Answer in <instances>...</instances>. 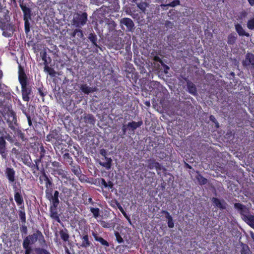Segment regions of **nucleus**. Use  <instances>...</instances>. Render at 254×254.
Listing matches in <instances>:
<instances>
[{
    "mask_svg": "<svg viewBox=\"0 0 254 254\" xmlns=\"http://www.w3.org/2000/svg\"><path fill=\"white\" fill-rule=\"evenodd\" d=\"M0 29L2 31V35L6 38L12 37L15 30L11 21L10 12L5 6L0 7Z\"/></svg>",
    "mask_w": 254,
    "mask_h": 254,
    "instance_id": "f257e3e1",
    "label": "nucleus"
},
{
    "mask_svg": "<svg viewBox=\"0 0 254 254\" xmlns=\"http://www.w3.org/2000/svg\"><path fill=\"white\" fill-rule=\"evenodd\" d=\"M38 241L42 247L46 246V240L42 233L37 230L35 233L26 236L23 240L22 246L24 250H32L31 245L34 244Z\"/></svg>",
    "mask_w": 254,
    "mask_h": 254,
    "instance_id": "f03ea898",
    "label": "nucleus"
},
{
    "mask_svg": "<svg viewBox=\"0 0 254 254\" xmlns=\"http://www.w3.org/2000/svg\"><path fill=\"white\" fill-rule=\"evenodd\" d=\"M88 20V14L86 12L78 11L74 14L72 25L76 28H81L85 25Z\"/></svg>",
    "mask_w": 254,
    "mask_h": 254,
    "instance_id": "7ed1b4c3",
    "label": "nucleus"
},
{
    "mask_svg": "<svg viewBox=\"0 0 254 254\" xmlns=\"http://www.w3.org/2000/svg\"><path fill=\"white\" fill-rule=\"evenodd\" d=\"M50 170L54 176L58 175L63 179H67L66 172L63 169L61 164L56 161H50Z\"/></svg>",
    "mask_w": 254,
    "mask_h": 254,
    "instance_id": "20e7f679",
    "label": "nucleus"
},
{
    "mask_svg": "<svg viewBox=\"0 0 254 254\" xmlns=\"http://www.w3.org/2000/svg\"><path fill=\"white\" fill-rule=\"evenodd\" d=\"M239 214L242 220L254 229V215L251 213L250 208L246 207Z\"/></svg>",
    "mask_w": 254,
    "mask_h": 254,
    "instance_id": "39448f33",
    "label": "nucleus"
},
{
    "mask_svg": "<svg viewBox=\"0 0 254 254\" xmlns=\"http://www.w3.org/2000/svg\"><path fill=\"white\" fill-rule=\"evenodd\" d=\"M244 68L250 70L252 73L254 72V55L251 53H247L245 59L242 62Z\"/></svg>",
    "mask_w": 254,
    "mask_h": 254,
    "instance_id": "423d86ee",
    "label": "nucleus"
},
{
    "mask_svg": "<svg viewBox=\"0 0 254 254\" xmlns=\"http://www.w3.org/2000/svg\"><path fill=\"white\" fill-rule=\"evenodd\" d=\"M12 188L14 191V197L16 204L19 206V207L24 206V200L21 193V190L17 189L16 183L12 185Z\"/></svg>",
    "mask_w": 254,
    "mask_h": 254,
    "instance_id": "0eeeda50",
    "label": "nucleus"
},
{
    "mask_svg": "<svg viewBox=\"0 0 254 254\" xmlns=\"http://www.w3.org/2000/svg\"><path fill=\"white\" fill-rule=\"evenodd\" d=\"M32 93L31 87L28 84L21 86L22 97L24 101L28 102L30 100V96Z\"/></svg>",
    "mask_w": 254,
    "mask_h": 254,
    "instance_id": "6e6552de",
    "label": "nucleus"
},
{
    "mask_svg": "<svg viewBox=\"0 0 254 254\" xmlns=\"http://www.w3.org/2000/svg\"><path fill=\"white\" fill-rule=\"evenodd\" d=\"M147 167L149 169H155L157 171L161 170L166 171L165 168L163 166L153 158L148 160Z\"/></svg>",
    "mask_w": 254,
    "mask_h": 254,
    "instance_id": "1a4fd4ad",
    "label": "nucleus"
},
{
    "mask_svg": "<svg viewBox=\"0 0 254 254\" xmlns=\"http://www.w3.org/2000/svg\"><path fill=\"white\" fill-rule=\"evenodd\" d=\"M5 139H8L7 135L0 137V154L3 159H6L7 157Z\"/></svg>",
    "mask_w": 254,
    "mask_h": 254,
    "instance_id": "9d476101",
    "label": "nucleus"
},
{
    "mask_svg": "<svg viewBox=\"0 0 254 254\" xmlns=\"http://www.w3.org/2000/svg\"><path fill=\"white\" fill-rule=\"evenodd\" d=\"M211 201L213 205L221 210L226 209L228 206V204L223 199H220L217 197H213Z\"/></svg>",
    "mask_w": 254,
    "mask_h": 254,
    "instance_id": "9b49d317",
    "label": "nucleus"
},
{
    "mask_svg": "<svg viewBox=\"0 0 254 254\" xmlns=\"http://www.w3.org/2000/svg\"><path fill=\"white\" fill-rule=\"evenodd\" d=\"M52 139H55L58 141L62 140V135L57 129H54L51 131L50 133L48 134L46 136V141H51Z\"/></svg>",
    "mask_w": 254,
    "mask_h": 254,
    "instance_id": "f8f14e48",
    "label": "nucleus"
},
{
    "mask_svg": "<svg viewBox=\"0 0 254 254\" xmlns=\"http://www.w3.org/2000/svg\"><path fill=\"white\" fill-rule=\"evenodd\" d=\"M5 174L10 183L12 185L15 183V172L12 168L7 167L5 171Z\"/></svg>",
    "mask_w": 254,
    "mask_h": 254,
    "instance_id": "ddd939ff",
    "label": "nucleus"
},
{
    "mask_svg": "<svg viewBox=\"0 0 254 254\" xmlns=\"http://www.w3.org/2000/svg\"><path fill=\"white\" fill-rule=\"evenodd\" d=\"M42 176H40L39 178L40 181L41 183H42V177H43L44 178V180L45 181V186L46 188V189L53 188V183L52 182V180L51 178H49L48 176L46 174L45 170L44 169H42Z\"/></svg>",
    "mask_w": 254,
    "mask_h": 254,
    "instance_id": "4468645a",
    "label": "nucleus"
},
{
    "mask_svg": "<svg viewBox=\"0 0 254 254\" xmlns=\"http://www.w3.org/2000/svg\"><path fill=\"white\" fill-rule=\"evenodd\" d=\"M121 24L125 25L127 28V30L129 32H132L134 29V24L133 21L129 18H123L120 20Z\"/></svg>",
    "mask_w": 254,
    "mask_h": 254,
    "instance_id": "2eb2a0df",
    "label": "nucleus"
},
{
    "mask_svg": "<svg viewBox=\"0 0 254 254\" xmlns=\"http://www.w3.org/2000/svg\"><path fill=\"white\" fill-rule=\"evenodd\" d=\"M19 5L24 14L23 18H31V10L29 6L23 1L20 2Z\"/></svg>",
    "mask_w": 254,
    "mask_h": 254,
    "instance_id": "dca6fc26",
    "label": "nucleus"
},
{
    "mask_svg": "<svg viewBox=\"0 0 254 254\" xmlns=\"http://www.w3.org/2000/svg\"><path fill=\"white\" fill-rule=\"evenodd\" d=\"M58 207H54V206H50V216L52 219L58 223H61L60 218V214L57 211Z\"/></svg>",
    "mask_w": 254,
    "mask_h": 254,
    "instance_id": "f3484780",
    "label": "nucleus"
},
{
    "mask_svg": "<svg viewBox=\"0 0 254 254\" xmlns=\"http://www.w3.org/2000/svg\"><path fill=\"white\" fill-rule=\"evenodd\" d=\"M92 235L93 236L95 240L96 241L99 242L101 245L106 247H109V243L103 238L100 237L97 232L92 231Z\"/></svg>",
    "mask_w": 254,
    "mask_h": 254,
    "instance_id": "a211bd4d",
    "label": "nucleus"
},
{
    "mask_svg": "<svg viewBox=\"0 0 254 254\" xmlns=\"http://www.w3.org/2000/svg\"><path fill=\"white\" fill-rule=\"evenodd\" d=\"M112 162V160L111 158L102 157L99 163L101 166L109 170L111 168Z\"/></svg>",
    "mask_w": 254,
    "mask_h": 254,
    "instance_id": "6ab92c4d",
    "label": "nucleus"
},
{
    "mask_svg": "<svg viewBox=\"0 0 254 254\" xmlns=\"http://www.w3.org/2000/svg\"><path fill=\"white\" fill-rule=\"evenodd\" d=\"M80 28H76L70 34V36L72 38H76L77 40L79 42L81 40L84 36L83 31Z\"/></svg>",
    "mask_w": 254,
    "mask_h": 254,
    "instance_id": "aec40b11",
    "label": "nucleus"
},
{
    "mask_svg": "<svg viewBox=\"0 0 254 254\" xmlns=\"http://www.w3.org/2000/svg\"><path fill=\"white\" fill-rule=\"evenodd\" d=\"M161 86L159 82L152 81L150 82L149 89L153 94L156 96Z\"/></svg>",
    "mask_w": 254,
    "mask_h": 254,
    "instance_id": "412c9836",
    "label": "nucleus"
},
{
    "mask_svg": "<svg viewBox=\"0 0 254 254\" xmlns=\"http://www.w3.org/2000/svg\"><path fill=\"white\" fill-rule=\"evenodd\" d=\"M80 89L85 94H88L90 93H93L97 91V88L95 87H90L87 84H82L80 85Z\"/></svg>",
    "mask_w": 254,
    "mask_h": 254,
    "instance_id": "4be33fe9",
    "label": "nucleus"
},
{
    "mask_svg": "<svg viewBox=\"0 0 254 254\" xmlns=\"http://www.w3.org/2000/svg\"><path fill=\"white\" fill-rule=\"evenodd\" d=\"M24 163L31 169L32 173L34 175L37 176H38L37 173H36V171H39L40 170V168L37 164H35V163L32 162L31 159L30 161H28V160L27 161H25Z\"/></svg>",
    "mask_w": 254,
    "mask_h": 254,
    "instance_id": "5701e85b",
    "label": "nucleus"
},
{
    "mask_svg": "<svg viewBox=\"0 0 254 254\" xmlns=\"http://www.w3.org/2000/svg\"><path fill=\"white\" fill-rule=\"evenodd\" d=\"M59 192L58 190H55L54 192L53 196L50 199V201L51 203V206H54V207H58L60 203L59 199Z\"/></svg>",
    "mask_w": 254,
    "mask_h": 254,
    "instance_id": "b1692460",
    "label": "nucleus"
},
{
    "mask_svg": "<svg viewBox=\"0 0 254 254\" xmlns=\"http://www.w3.org/2000/svg\"><path fill=\"white\" fill-rule=\"evenodd\" d=\"M161 213L164 214L165 218L168 220L167 224L168 227L170 228H173L174 227V221L169 212L167 210H162Z\"/></svg>",
    "mask_w": 254,
    "mask_h": 254,
    "instance_id": "393cba45",
    "label": "nucleus"
},
{
    "mask_svg": "<svg viewBox=\"0 0 254 254\" xmlns=\"http://www.w3.org/2000/svg\"><path fill=\"white\" fill-rule=\"evenodd\" d=\"M235 30L238 33V35L240 36H246L249 37L250 34L249 33L246 32L245 30L243 29L242 25L239 23H237L235 25Z\"/></svg>",
    "mask_w": 254,
    "mask_h": 254,
    "instance_id": "a878e982",
    "label": "nucleus"
},
{
    "mask_svg": "<svg viewBox=\"0 0 254 254\" xmlns=\"http://www.w3.org/2000/svg\"><path fill=\"white\" fill-rule=\"evenodd\" d=\"M187 88L188 92L194 95L195 96L197 95V90L195 85L193 84L191 81L188 80L187 82Z\"/></svg>",
    "mask_w": 254,
    "mask_h": 254,
    "instance_id": "bb28decb",
    "label": "nucleus"
},
{
    "mask_svg": "<svg viewBox=\"0 0 254 254\" xmlns=\"http://www.w3.org/2000/svg\"><path fill=\"white\" fill-rule=\"evenodd\" d=\"M18 215L22 224L26 223V214L25 212L24 206H20L18 209Z\"/></svg>",
    "mask_w": 254,
    "mask_h": 254,
    "instance_id": "cd10ccee",
    "label": "nucleus"
},
{
    "mask_svg": "<svg viewBox=\"0 0 254 254\" xmlns=\"http://www.w3.org/2000/svg\"><path fill=\"white\" fill-rule=\"evenodd\" d=\"M237 35L236 33L232 32L228 35L227 37V43L229 45H233L237 39Z\"/></svg>",
    "mask_w": 254,
    "mask_h": 254,
    "instance_id": "c85d7f7f",
    "label": "nucleus"
},
{
    "mask_svg": "<svg viewBox=\"0 0 254 254\" xmlns=\"http://www.w3.org/2000/svg\"><path fill=\"white\" fill-rule=\"evenodd\" d=\"M91 245V242L89 240V236L87 234H85L82 237V243L80 246L82 248H87L89 247Z\"/></svg>",
    "mask_w": 254,
    "mask_h": 254,
    "instance_id": "c756f323",
    "label": "nucleus"
},
{
    "mask_svg": "<svg viewBox=\"0 0 254 254\" xmlns=\"http://www.w3.org/2000/svg\"><path fill=\"white\" fill-rule=\"evenodd\" d=\"M142 124L143 123L142 121H138L137 122L132 121L131 122L128 123L127 125V126L129 128V129H131L132 131H133L137 127H140Z\"/></svg>",
    "mask_w": 254,
    "mask_h": 254,
    "instance_id": "7c9ffc66",
    "label": "nucleus"
},
{
    "mask_svg": "<svg viewBox=\"0 0 254 254\" xmlns=\"http://www.w3.org/2000/svg\"><path fill=\"white\" fill-rule=\"evenodd\" d=\"M72 172L77 177H79L81 174V171L80 166L78 165H74L73 164L70 165Z\"/></svg>",
    "mask_w": 254,
    "mask_h": 254,
    "instance_id": "2f4dec72",
    "label": "nucleus"
},
{
    "mask_svg": "<svg viewBox=\"0 0 254 254\" xmlns=\"http://www.w3.org/2000/svg\"><path fill=\"white\" fill-rule=\"evenodd\" d=\"M61 239L64 241L66 242L68 240L69 236L66 229L61 230L59 232Z\"/></svg>",
    "mask_w": 254,
    "mask_h": 254,
    "instance_id": "473e14b6",
    "label": "nucleus"
},
{
    "mask_svg": "<svg viewBox=\"0 0 254 254\" xmlns=\"http://www.w3.org/2000/svg\"><path fill=\"white\" fill-rule=\"evenodd\" d=\"M60 190L62 191L65 197L69 198L72 196V190L71 189H68L65 187H62Z\"/></svg>",
    "mask_w": 254,
    "mask_h": 254,
    "instance_id": "72a5a7b5",
    "label": "nucleus"
},
{
    "mask_svg": "<svg viewBox=\"0 0 254 254\" xmlns=\"http://www.w3.org/2000/svg\"><path fill=\"white\" fill-rule=\"evenodd\" d=\"M84 122L89 125H94L95 122V119L94 116L91 114L86 115L84 118Z\"/></svg>",
    "mask_w": 254,
    "mask_h": 254,
    "instance_id": "f704fd0d",
    "label": "nucleus"
},
{
    "mask_svg": "<svg viewBox=\"0 0 254 254\" xmlns=\"http://www.w3.org/2000/svg\"><path fill=\"white\" fill-rule=\"evenodd\" d=\"M88 39L93 45L96 47H98V45H97V37L94 32H92L89 34Z\"/></svg>",
    "mask_w": 254,
    "mask_h": 254,
    "instance_id": "c9c22d12",
    "label": "nucleus"
},
{
    "mask_svg": "<svg viewBox=\"0 0 254 254\" xmlns=\"http://www.w3.org/2000/svg\"><path fill=\"white\" fill-rule=\"evenodd\" d=\"M64 161L69 165H72L73 163V160L68 152L65 153L63 156Z\"/></svg>",
    "mask_w": 254,
    "mask_h": 254,
    "instance_id": "e433bc0d",
    "label": "nucleus"
},
{
    "mask_svg": "<svg viewBox=\"0 0 254 254\" xmlns=\"http://www.w3.org/2000/svg\"><path fill=\"white\" fill-rule=\"evenodd\" d=\"M100 224L105 228H110L112 227H114L115 224L112 221L106 222L104 220H100L99 221Z\"/></svg>",
    "mask_w": 254,
    "mask_h": 254,
    "instance_id": "4c0bfd02",
    "label": "nucleus"
},
{
    "mask_svg": "<svg viewBox=\"0 0 254 254\" xmlns=\"http://www.w3.org/2000/svg\"><path fill=\"white\" fill-rule=\"evenodd\" d=\"M246 207L245 205L241 203H235L234 204V208L239 213L242 212Z\"/></svg>",
    "mask_w": 254,
    "mask_h": 254,
    "instance_id": "58836bf2",
    "label": "nucleus"
},
{
    "mask_svg": "<svg viewBox=\"0 0 254 254\" xmlns=\"http://www.w3.org/2000/svg\"><path fill=\"white\" fill-rule=\"evenodd\" d=\"M137 6L142 11V12H145L146 7L148 6V3L145 1H141L137 3Z\"/></svg>",
    "mask_w": 254,
    "mask_h": 254,
    "instance_id": "ea45409f",
    "label": "nucleus"
},
{
    "mask_svg": "<svg viewBox=\"0 0 254 254\" xmlns=\"http://www.w3.org/2000/svg\"><path fill=\"white\" fill-rule=\"evenodd\" d=\"M196 179L200 185H205L207 183V180L200 174H198L196 176Z\"/></svg>",
    "mask_w": 254,
    "mask_h": 254,
    "instance_id": "a19ab883",
    "label": "nucleus"
},
{
    "mask_svg": "<svg viewBox=\"0 0 254 254\" xmlns=\"http://www.w3.org/2000/svg\"><path fill=\"white\" fill-rule=\"evenodd\" d=\"M34 251L37 254H51L49 251L44 248L40 247L35 248Z\"/></svg>",
    "mask_w": 254,
    "mask_h": 254,
    "instance_id": "79ce46f5",
    "label": "nucleus"
},
{
    "mask_svg": "<svg viewBox=\"0 0 254 254\" xmlns=\"http://www.w3.org/2000/svg\"><path fill=\"white\" fill-rule=\"evenodd\" d=\"M18 80L21 86L28 84L26 75L18 76Z\"/></svg>",
    "mask_w": 254,
    "mask_h": 254,
    "instance_id": "37998d69",
    "label": "nucleus"
},
{
    "mask_svg": "<svg viewBox=\"0 0 254 254\" xmlns=\"http://www.w3.org/2000/svg\"><path fill=\"white\" fill-rule=\"evenodd\" d=\"M31 18H23L24 21L25 32L26 34H28L30 31V24L29 20H31Z\"/></svg>",
    "mask_w": 254,
    "mask_h": 254,
    "instance_id": "c03bdc74",
    "label": "nucleus"
},
{
    "mask_svg": "<svg viewBox=\"0 0 254 254\" xmlns=\"http://www.w3.org/2000/svg\"><path fill=\"white\" fill-rule=\"evenodd\" d=\"M180 5V1L179 0H174L171 2L167 4H161V6H171L175 7L177 5Z\"/></svg>",
    "mask_w": 254,
    "mask_h": 254,
    "instance_id": "a18cd8bd",
    "label": "nucleus"
},
{
    "mask_svg": "<svg viewBox=\"0 0 254 254\" xmlns=\"http://www.w3.org/2000/svg\"><path fill=\"white\" fill-rule=\"evenodd\" d=\"M90 210L95 218H97L100 216V209L99 208L90 207Z\"/></svg>",
    "mask_w": 254,
    "mask_h": 254,
    "instance_id": "49530a36",
    "label": "nucleus"
},
{
    "mask_svg": "<svg viewBox=\"0 0 254 254\" xmlns=\"http://www.w3.org/2000/svg\"><path fill=\"white\" fill-rule=\"evenodd\" d=\"M44 65H45V66H44V70L47 71V72H48V73L50 75H52V76L54 75V74L55 73V71L54 69V68L50 67L48 65V64H46Z\"/></svg>",
    "mask_w": 254,
    "mask_h": 254,
    "instance_id": "de8ad7c7",
    "label": "nucleus"
},
{
    "mask_svg": "<svg viewBox=\"0 0 254 254\" xmlns=\"http://www.w3.org/2000/svg\"><path fill=\"white\" fill-rule=\"evenodd\" d=\"M39 94L41 97H44L46 95V89L44 88L43 86L41 85L38 88H37Z\"/></svg>",
    "mask_w": 254,
    "mask_h": 254,
    "instance_id": "09e8293b",
    "label": "nucleus"
},
{
    "mask_svg": "<svg viewBox=\"0 0 254 254\" xmlns=\"http://www.w3.org/2000/svg\"><path fill=\"white\" fill-rule=\"evenodd\" d=\"M53 188L46 189L45 190L46 197L49 200H50V199L53 196Z\"/></svg>",
    "mask_w": 254,
    "mask_h": 254,
    "instance_id": "8fccbe9b",
    "label": "nucleus"
},
{
    "mask_svg": "<svg viewBox=\"0 0 254 254\" xmlns=\"http://www.w3.org/2000/svg\"><path fill=\"white\" fill-rule=\"evenodd\" d=\"M247 27L250 30L254 29V17L248 20Z\"/></svg>",
    "mask_w": 254,
    "mask_h": 254,
    "instance_id": "3c124183",
    "label": "nucleus"
},
{
    "mask_svg": "<svg viewBox=\"0 0 254 254\" xmlns=\"http://www.w3.org/2000/svg\"><path fill=\"white\" fill-rule=\"evenodd\" d=\"M115 236L116 238V241L119 243H122L124 242V240L123 239V238L122 237V236H121V235L120 234V233L118 232H115Z\"/></svg>",
    "mask_w": 254,
    "mask_h": 254,
    "instance_id": "603ef678",
    "label": "nucleus"
},
{
    "mask_svg": "<svg viewBox=\"0 0 254 254\" xmlns=\"http://www.w3.org/2000/svg\"><path fill=\"white\" fill-rule=\"evenodd\" d=\"M46 154V150L45 149L43 146H41L40 147V152H39V156L41 157V158H43Z\"/></svg>",
    "mask_w": 254,
    "mask_h": 254,
    "instance_id": "864d4df0",
    "label": "nucleus"
},
{
    "mask_svg": "<svg viewBox=\"0 0 254 254\" xmlns=\"http://www.w3.org/2000/svg\"><path fill=\"white\" fill-rule=\"evenodd\" d=\"M10 117L12 118V121H9V120H7V122L9 123V127L13 123H15L16 122V118L14 113H11L10 114Z\"/></svg>",
    "mask_w": 254,
    "mask_h": 254,
    "instance_id": "5fc2aeb1",
    "label": "nucleus"
},
{
    "mask_svg": "<svg viewBox=\"0 0 254 254\" xmlns=\"http://www.w3.org/2000/svg\"><path fill=\"white\" fill-rule=\"evenodd\" d=\"M42 60L44 61V64L45 65L46 64H48V62L47 61V55L46 52H44L42 54L41 53Z\"/></svg>",
    "mask_w": 254,
    "mask_h": 254,
    "instance_id": "6e6d98bb",
    "label": "nucleus"
},
{
    "mask_svg": "<svg viewBox=\"0 0 254 254\" xmlns=\"http://www.w3.org/2000/svg\"><path fill=\"white\" fill-rule=\"evenodd\" d=\"M26 75L24 68L19 65L18 66V76H22Z\"/></svg>",
    "mask_w": 254,
    "mask_h": 254,
    "instance_id": "4d7b16f0",
    "label": "nucleus"
},
{
    "mask_svg": "<svg viewBox=\"0 0 254 254\" xmlns=\"http://www.w3.org/2000/svg\"><path fill=\"white\" fill-rule=\"evenodd\" d=\"M27 231L28 230L27 227L25 225V224H23L22 226L20 227V231L22 233V235L27 234Z\"/></svg>",
    "mask_w": 254,
    "mask_h": 254,
    "instance_id": "13d9d810",
    "label": "nucleus"
},
{
    "mask_svg": "<svg viewBox=\"0 0 254 254\" xmlns=\"http://www.w3.org/2000/svg\"><path fill=\"white\" fill-rule=\"evenodd\" d=\"M99 183L101 184L105 188H107V183L103 178H101L99 181Z\"/></svg>",
    "mask_w": 254,
    "mask_h": 254,
    "instance_id": "bf43d9fd",
    "label": "nucleus"
},
{
    "mask_svg": "<svg viewBox=\"0 0 254 254\" xmlns=\"http://www.w3.org/2000/svg\"><path fill=\"white\" fill-rule=\"evenodd\" d=\"M210 120L215 124L216 127H219V123L217 122L216 119L213 115H211L210 116Z\"/></svg>",
    "mask_w": 254,
    "mask_h": 254,
    "instance_id": "052dcab7",
    "label": "nucleus"
},
{
    "mask_svg": "<svg viewBox=\"0 0 254 254\" xmlns=\"http://www.w3.org/2000/svg\"><path fill=\"white\" fill-rule=\"evenodd\" d=\"M153 60L155 62H159L161 64H163V62L162 61V60H161V59L158 56H155L153 58Z\"/></svg>",
    "mask_w": 254,
    "mask_h": 254,
    "instance_id": "680f3d73",
    "label": "nucleus"
},
{
    "mask_svg": "<svg viewBox=\"0 0 254 254\" xmlns=\"http://www.w3.org/2000/svg\"><path fill=\"white\" fill-rule=\"evenodd\" d=\"M250 250L248 247L247 249H245V248H243L241 250V254H250Z\"/></svg>",
    "mask_w": 254,
    "mask_h": 254,
    "instance_id": "e2e57ef3",
    "label": "nucleus"
},
{
    "mask_svg": "<svg viewBox=\"0 0 254 254\" xmlns=\"http://www.w3.org/2000/svg\"><path fill=\"white\" fill-rule=\"evenodd\" d=\"M94 202L93 201L92 198L91 197H89L88 199V202H84L85 205H88L89 203H91L92 205H94Z\"/></svg>",
    "mask_w": 254,
    "mask_h": 254,
    "instance_id": "0e129e2a",
    "label": "nucleus"
},
{
    "mask_svg": "<svg viewBox=\"0 0 254 254\" xmlns=\"http://www.w3.org/2000/svg\"><path fill=\"white\" fill-rule=\"evenodd\" d=\"M122 213L126 217V218L128 220V222L131 224V220H130L129 217L127 215L126 211H124V212Z\"/></svg>",
    "mask_w": 254,
    "mask_h": 254,
    "instance_id": "69168bd1",
    "label": "nucleus"
},
{
    "mask_svg": "<svg viewBox=\"0 0 254 254\" xmlns=\"http://www.w3.org/2000/svg\"><path fill=\"white\" fill-rule=\"evenodd\" d=\"M100 154L103 157H107L106 156L107 152H106V151L105 149L101 150H100Z\"/></svg>",
    "mask_w": 254,
    "mask_h": 254,
    "instance_id": "338daca9",
    "label": "nucleus"
},
{
    "mask_svg": "<svg viewBox=\"0 0 254 254\" xmlns=\"http://www.w3.org/2000/svg\"><path fill=\"white\" fill-rule=\"evenodd\" d=\"M42 159L43 158H41V157L39 156L38 158L34 160V163L35 164H37L39 166V163L41 162Z\"/></svg>",
    "mask_w": 254,
    "mask_h": 254,
    "instance_id": "774afa93",
    "label": "nucleus"
}]
</instances>
